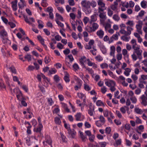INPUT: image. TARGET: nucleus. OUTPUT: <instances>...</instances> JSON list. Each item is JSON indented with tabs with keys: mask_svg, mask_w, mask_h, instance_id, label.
I'll use <instances>...</instances> for the list:
<instances>
[{
	"mask_svg": "<svg viewBox=\"0 0 147 147\" xmlns=\"http://www.w3.org/2000/svg\"><path fill=\"white\" fill-rule=\"evenodd\" d=\"M122 54L123 55V57L126 62L129 64L130 61L129 59V55L128 54V51L127 50L125 49H123L122 51Z\"/></svg>",
	"mask_w": 147,
	"mask_h": 147,
	"instance_id": "nucleus-8",
	"label": "nucleus"
},
{
	"mask_svg": "<svg viewBox=\"0 0 147 147\" xmlns=\"http://www.w3.org/2000/svg\"><path fill=\"white\" fill-rule=\"evenodd\" d=\"M105 131L106 133L108 134H110L111 132V128L110 127H107L105 129Z\"/></svg>",
	"mask_w": 147,
	"mask_h": 147,
	"instance_id": "nucleus-56",
	"label": "nucleus"
},
{
	"mask_svg": "<svg viewBox=\"0 0 147 147\" xmlns=\"http://www.w3.org/2000/svg\"><path fill=\"white\" fill-rule=\"evenodd\" d=\"M96 105L98 106H102L104 107L105 106V104L101 100H98L96 102Z\"/></svg>",
	"mask_w": 147,
	"mask_h": 147,
	"instance_id": "nucleus-38",
	"label": "nucleus"
},
{
	"mask_svg": "<svg viewBox=\"0 0 147 147\" xmlns=\"http://www.w3.org/2000/svg\"><path fill=\"white\" fill-rule=\"evenodd\" d=\"M71 83L72 85L74 84V88L75 90H78L80 89L82 85V81L75 82L74 80L71 81Z\"/></svg>",
	"mask_w": 147,
	"mask_h": 147,
	"instance_id": "nucleus-9",
	"label": "nucleus"
},
{
	"mask_svg": "<svg viewBox=\"0 0 147 147\" xmlns=\"http://www.w3.org/2000/svg\"><path fill=\"white\" fill-rule=\"evenodd\" d=\"M11 93L13 94H15L18 99L20 101L25 99V98L21 92L18 88H15L13 89V92H12Z\"/></svg>",
	"mask_w": 147,
	"mask_h": 147,
	"instance_id": "nucleus-3",
	"label": "nucleus"
},
{
	"mask_svg": "<svg viewBox=\"0 0 147 147\" xmlns=\"http://www.w3.org/2000/svg\"><path fill=\"white\" fill-rule=\"evenodd\" d=\"M126 25H128L130 27H133L134 25V23L133 21L128 20L126 23Z\"/></svg>",
	"mask_w": 147,
	"mask_h": 147,
	"instance_id": "nucleus-48",
	"label": "nucleus"
},
{
	"mask_svg": "<svg viewBox=\"0 0 147 147\" xmlns=\"http://www.w3.org/2000/svg\"><path fill=\"white\" fill-rule=\"evenodd\" d=\"M122 142V140L121 139H119L116 140L115 141V142L114 144V145L115 146H117L121 144Z\"/></svg>",
	"mask_w": 147,
	"mask_h": 147,
	"instance_id": "nucleus-41",
	"label": "nucleus"
},
{
	"mask_svg": "<svg viewBox=\"0 0 147 147\" xmlns=\"http://www.w3.org/2000/svg\"><path fill=\"white\" fill-rule=\"evenodd\" d=\"M127 31L126 32L127 35H129L131 34V32L133 30V29L132 27L128 26L127 27Z\"/></svg>",
	"mask_w": 147,
	"mask_h": 147,
	"instance_id": "nucleus-44",
	"label": "nucleus"
},
{
	"mask_svg": "<svg viewBox=\"0 0 147 147\" xmlns=\"http://www.w3.org/2000/svg\"><path fill=\"white\" fill-rule=\"evenodd\" d=\"M86 57L83 56L79 59V63L83 68H86V66L84 64V63L86 61Z\"/></svg>",
	"mask_w": 147,
	"mask_h": 147,
	"instance_id": "nucleus-13",
	"label": "nucleus"
},
{
	"mask_svg": "<svg viewBox=\"0 0 147 147\" xmlns=\"http://www.w3.org/2000/svg\"><path fill=\"white\" fill-rule=\"evenodd\" d=\"M123 55L121 53H117L116 55V59L118 61L121 60L122 58Z\"/></svg>",
	"mask_w": 147,
	"mask_h": 147,
	"instance_id": "nucleus-49",
	"label": "nucleus"
},
{
	"mask_svg": "<svg viewBox=\"0 0 147 147\" xmlns=\"http://www.w3.org/2000/svg\"><path fill=\"white\" fill-rule=\"evenodd\" d=\"M95 124L98 127H101L104 124L102 123L100 120H97L95 121Z\"/></svg>",
	"mask_w": 147,
	"mask_h": 147,
	"instance_id": "nucleus-43",
	"label": "nucleus"
},
{
	"mask_svg": "<svg viewBox=\"0 0 147 147\" xmlns=\"http://www.w3.org/2000/svg\"><path fill=\"white\" fill-rule=\"evenodd\" d=\"M37 38L38 40L40 42L41 44L44 46H47L45 44V42L44 39L42 38V37L40 36H37Z\"/></svg>",
	"mask_w": 147,
	"mask_h": 147,
	"instance_id": "nucleus-42",
	"label": "nucleus"
},
{
	"mask_svg": "<svg viewBox=\"0 0 147 147\" xmlns=\"http://www.w3.org/2000/svg\"><path fill=\"white\" fill-rule=\"evenodd\" d=\"M116 49L115 47L114 46H111L110 49L109 55L111 56H115V52Z\"/></svg>",
	"mask_w": 147,
	"mask_h": 147,
	"instance_id": "nucleus-18",
	"label": "nucleus"
},
{
	"mask_svg": "<svg viewBox=\"0 0 147 147\" xmlns=\"http://www.w3.org/2000/svg\"><path fill=\"white\" fill-rule=\"evenodd\" d=\"M10 71L12 73V75L13 74H15L17 73L16 69L15 67L13 66H12L11 67H10Z\"/></svg>",
	"mask_w": 147,
	"mask_h": 147,
	"instance_id": "nucleus-45",
	"label": "nucleus"
},
{
	"mask_svg": "<svg viewBox=\"0 0 147 147\" xmlns=\"http://www.w3.org/2000/svg\"><path fill=\"white\" fill-rule=\"evenodd\" d=\"M126 36V35L122 36L121 37V38L122 40L124 41L128 42L130 38V37Z\"/></svg>",
	"mask_w": 147,
	"mask_h": 147,
	"instance_id": "nucleus-51",
	"label": "nucleus"
},
{
	"mask_svg": "<svg viewBox=\"0 0 147 147\" xmlns=\"http://www.w3.org/2000/svg\"><path fill=\"white\" fill-rule=\"evenodd\" d=\"M79 136L81 138L82 141L84 142H85L87 140L86 136L84 135L83 132L81 131H79Z\"/></svg>",
	"mask_w": 147,
	"mask_h": 147,
	"instance_id": "nucleus-22",
	"label": "nucleus"
},
{
	"mask_svg": "<svg viewBox=\"0 0 147 147\" xmlns=\"http://www.w3.org/2000/svg\"><path fill=\"white\" fill-rule=\"evenodd\" d=\"M38 28L40 29H41L43 28L44 26V23L40 20H38Z\"/></svg>",
	"mask_w": 147,
	"mask_h": 147,
	"instance_id": "nucleus-36",
	"label": "nucleus"
},
{
	"mask_svg": "<svg viewBox=\"0 0 147 147\" xmlns=\"http://www.w3.org/2000/svg\"><path fill=\"white\" fill-rule=\"evenodd\" d=\"M83 10L86 14H89L91 12L90 6L83 8Z\"/></svg>",
	"mask_w": 147,
	"mask_h": 147,
	"instance_id": "nucleus-30",
	"label": "nucleus"
},
{
	"mask_svg": "<svg viewBox=\"0 0 147 147\" xmlns=\"http://www.w3.org/2000/svg\"><path fill=\"white\" fill-rule=\"evenodd\" d=\"M56 16L57 18V19H56L59 20H61V21H63V17L59 13H56Z\"/></svg>",
	"mask_w": 147,
	"mask_h": 147,
	"instance_id": "nucleus-52",
	"label": "nucleus"
},
{
	"mask_svg": "<svg viewBox=\"0 0 147 147\" xmlns=\"http://www.w3.org/2000/svg\"><path fill=\"white\" fill-rule=\"evenodd\" d=\"M104 81L105 84L106 86L110 88V90L111 91L113 92L115 90V87L116 86V83L114 81L107 79H105Z\"/></svg>",
	"mask_w": 147,
	"mask_h": 147,
	"instance_id": "nucleus-2",
	"label": "nucleus"
},
{
	"mask_svg": "<svg viewBox=\"0 0 147 147\" xmlns=\"http://www.w3.org/2000/svg\"><path fill=\"white\" fill-rule=\"evenodd\" d=\"M42 143L44 147L49 145L51 146V147H53L52 141L51 137L47 135L45 136V140L43 141Z\"/></svg>",
	"mask_w": 147,
	"mask_h": 147,
	"instance_id": "nucleus-4",
	"label": "nucleus"
},
{
	"mask_svg": "<svg viewBox=\"0 0 147 147\" xmlns=\"http://www.w3.org/2000/svg\"><path fill=\"white\" fill-rule=\"evenodd\" d=\"M104 34V32L101 29L98 30L96 32V34L100 38H102Z\"/></svg>",
	"mask_w": 147,
	"mask_h": 147,
	"instance_id": "nucleus-24",
	"label": "nucleus"
},
{
	"mask_svg": "<svg viewBox=\"0 0 147 147\" xmlns=\"http://www.w3.org/2000/svg\"><path fill=\"white\" fill-rule=\"evenodd\" d=\"M75 117L76 121H82L84 119V116L80 112L77 113L75 115Z\"/></svg>",
	"mask_w": 147,
	"mask_h": 147,
	"instance_id": "nucleus-11",
	"label": "nucleus"
},
{
	"mask_svg": "<svg viewBox=\"0 0 147 147\" xmlns=\"http://www.w3.org/2000/svg\"><path fill=\"white\" fill-rule=\"evenodd\" d=\"M61 107L65 109V110L67 113L70 112L69 109L68 108L67 105L65 103L61 102Z\"/></svg>",
	"mask_w": 147,
	"mask_h": 147,
	"instance_id": "nucleus-31",
	"label": "nucleus"
},
{
	"mask_svg": "<svg viewBox=\"0 0 147 147\" xmlns=\"http://www.w3.org/2000/svg\"><path fill=\"white\" fill-rule=\"evenodd\" d=\"M125 143L126 145L128 146H130L132 145V143L131 141L129 140L125 139Z\"/></svg>",
	"mask_w": 147,
	"mask_h": 147,
	"instance_id": "nucleus-62",
	"label": "nucleus"
},
{
	"mask_svg": "<svg viewBox=\"0 0 147 147\" xmlns=\"http://www.w3.org/2000/svg\"><path fill=\"white\" fill-rule=\"evenodd\" d=\"M124 70L125 71L123 72V74L124 75L127 77L129 76L130 75V73L131 71V69L129 68H126Z\"/></svg>",
	"mask_w": 147,
	"mask_h": 147,
	"instance_id": "nucleus-27",
	"label": "nucleus"
},
{
	"mask_svg": "<svg viewBox=\"0 0 147 147\" xmlns=\"http://www.w3.org/2000/svg\"><path fill=\"white\" fill-rule=\"evenodd\" d=\"M99 14V16L100 18H107L106 13L104 11H98Z\"/></svg>",
	"mask_w": 147,
	"mask_h": 147,
	"instance_id": "nucleus-28",
	"label": "nucleus"
},
{
	"mask_svg": "<svg viewBox=\"0 0 147 147\" xmlns=\"http://www.w3.org/2000/svg\"><path fill=\"white\" fill-rule=\"evenodd\" d=\"M89 18L85 16L84 18L83 21L85 25H86L88 22H89Z\"/></svg>",
	"mask_w": 147,
	"mask_h": 147,
	"instance_id": "nucleus-61",
	"label": "nucleus"
},
{
	"mask_svg": "<svg viewBox=\"0 0 147 147\" xmlns=\"http://www.w3.org/2000/svg\"><path fill=\"white\" fill-rule=\"evenodd\" d=\"M98 46L102 53L104 55H106L107 52V49L103 44L101 42H100L98 44Z\"/></svg>",
	"mask_w": 147,
	"mask_h": 147,
	"instance_id": "nucleus-10",
	"label": "nucleus"
},
{
	"mask_svg": "<svg viewBox=\"0 0 147 147\" xmlns=\"http://www.w3.org/2000/svg\"><path fill=\"white\" fill-rule=\"evenodd\" d=\"M99 25L97 23L94 22L92 24V25L91 27H90V32H95L96 30H97L99 27Z\"/></svg>",
	"mask_w": 147,
	"mask_h": 147,
	"instance_id": "nucleus-12",
	"label": "nucleus"
},
{
	"mask_svg": "<svg viewBox=\"0 0 147 147\" xmlns=\"http://www.w3.org/2000/svg\"><path fill=\"white\" fill-rule=\"evenodd\" d=\"M94 108L90 107L89 109L88 110V113L90 116H93L94 113Z\"/></svg>",
	"mask_w": 147,
	"mask_h": 147,
	"instance_id": "nucleus-33",
	"label": "nucleus"
},
{
	"mask_svg": "<svg viewBox=\"0 0 147 147\" xmlns=\"http://www.w3.org/2000/svg\"><path fill=\"white\" fill-rule=\"evenodd\" d=\"M84 88L86 91H88L91 90V87L86 84H84Z\"/></svg>",
	"mask_w": 147,
	"mask_h": 147,
	"instance_id": "nucleus-57",
	"label": "nucleus"
},
{
	"mask_svg": "<svg viewBox=\"0 0 147 147\" xmlns=\"http://www.w3.org/2000/svg\"><path fill=\"white\" fill-rule=\"evenodd\" d=\"M118 34H119V33H118L117 34V33H116V34L113 35L111 38L109 40V43H111L114 40H118Z\"/></svg>",
	"mask_w": 147,
	"mask_h": 147,
	"instance_id": "nucleus-19",
	"label": "nucleus"
},
{
	"mask_svg": "<svg viewBox=\"0 0 147 147\" xmlns=\"http://www.w3.org/2000/svg\"><path fill=\"white\" fill-rule=\"evenodd\" d=\"M113 19L116 22H118L120 20V17L117 14H114L113 16Z\"/></svg>",
	"mask_w": 147,
	"mask_h": 147,
	"instance_id": "nucleus-39",
	"label": "nucleus"
},
{
	"mask_svg": "<svg viewBox=\"0 0 147 147\" xmlns=\"http://www.w3.org/2000/svg\"><path fill=\"white\" fill-rule=\"evenodd\" d=\"M144 129V126L142 125H141L138 127L136 131L137 133L141 134L143 131Z\"/></svg>",
	"mask_w": 147,
	"mask_h": 147,
	"instance_id": "nucleus-26",
	"label": "nucleus"
},
{
	"mask_svg": "<svg viewBox=\"0 0 147 147\" xmlns=\"http://www.w3.org/2000/svg\"><path fill=\"white\" fill-rule=\"evenodd\" d=\"M77 95L79 98L81 99L86 98V96L85 94H84L82 92H78L77 93Z\"/></svg>",
	"mask_w": 147,
	"mask_h": 147,
	"instance_id": "nucleus-32",
	"label": "nucleus"
},
{
	"mask_svg": "<svg viewBox=\"0 0 147 147\" xmlns=\"http://www.w3.org/2000/svg\"><path fill=\"white\" fill-rule=\"evenodd\" d=\"M97 17L96 14H94L90 16V20L89 21L90 24H92L93 22H94L96 21Z\"/></svg>",
	"mask_w": 147,
	"mask_h": 147,
	"instance_id": "nucleus-23",
	"label": "nucleus"
},
{
	"mask_svg": "<svg viewBox=\"0 0 147 147\" xmlns=\"http://www.w3.org/2000/svg\"><path fill=\"white\" fill-rule=\"evenodd\" d=\"M113 13V11L109 8L107 9V14L110 17H111Z\"/></svg>",
	"mask_w": 147,
	"mask_h": 147,
	"instance_id": "nucleus-54",
	"label": "nucleus"
},
{
	"mask_svg": "<svg viewBox=\"0 0 147 147\" xmlns=\"http://www.w3.org/2000/svg\"><path fill=\"white\" fill-rule=\"evenodd\" d=\"M17 0H14V1H12L11 3L12 8L13 10L14 11H16L17 9Z\"/></svg>",
	"mask_w": 147,
	"mask_h": 147,
	"instance_id": "nucleus-21",
	"label": "nucleus"
},
{
	"mask_svg": "<svg viewBox=\"0 0 147 147\" xmlns=\"http://www.w3.org/2000/svg\"><path fill=\"white\" fill-rule=\"evenodd\" d=\"M97 3L99 5L98 11H104L106 9L105 4L103 2L102 0H98Z\"/></svg>",
	"mask_w": 147,
	"mask_h": 147,
	"instance_id": "nucleus-6",
	"label": "nucleus"
},
{
	"mask_svg": "<svg viewBox=\"0 0 147 147\" xmlns=\"http://www.w3.org/2000/svg\"><path fill=\"white\" fill-rule=\"evenodd\" d=\"M84 68L88 71V72L91 75L92 78H94V71L92 69H91L90 68L86 67V68Z\"/></svg>",
	"mask_w": 147,
	"mask_h": 147,
	"instance_id": "nucleus-34",
	"label": "nucleus"
},
{
	"mask_svg": "<svg viewBox=\"0 0 147 147\" xmlns=\"http://www.w3.org/2000/svg\"><path fill=\"white\" fill-rule=\"evenodd\" d=\"M0 34L2 37H6L7 36V34L4 29L3 26H0Z\"/></svg>",
	"mask_w": 147,
	"mask_h": 147,
	"instance_id": "nucleus-15",
	"label": "nucleus"
},
{
	"mask_svg": "<svg viewBox=\"0 0 147 147\" xmlns=\"http://www.w3.org/2000/svg\"><path fill=\"white\" fill-rule=\"evenodd\" d=\"M56 72L57 70L55 68H51L50 70H49L48 74L49 75H51V74H55L56 73Z\"/></svg>",
	"mask_w": 147,
	"mask_h": 147,
	"instance_id": "nucleus-37",
	"label": "nucleus"
},
{
	"mask_svg": "<svg viewBox=\"0 0 147 147\" xmlns=\"http://www.w3.org/2000/svg\"><path fill=\"white\" fill-rule=\"evenodd\" d=\"M42 78L44 80V81L45 82V85L46 87H47L48 86V84L50 83V79L46 77L45 75H43L42 76Z\"/></svg>",
	"mask_w": 147,
	"mask_h": 147,
	"instance_id": "nucleus-25",
	"label": "nucleus"
},
{
	"mask_svg": "<svg viewBox=\"0 0 147 147\" xmlns=\"http://www.w3.org/2000/svg\"><path fill=\"white\" fill-rule=\"evenodd\" d=\"M20 1L18 4L19 8L18 12L19 13L21 14L22 13V10L24 7L26 6V4L24 0H20Z\"/></svg>",
	"mask_w": 147,
	"mask_h": 147,
	"instance_id": "nucleus-5",
	"label": "nucleus"
},
{
	"mask_svg": "<svg viewBox=\"0 0 147 147\" xmlns=\"http://www.w3.org/2000/svg\"><path fill=\"white\" fill-rule=\"evenodd\" d=\"M111 111H109L107 110H105L103 111L104 115L105 117H107L109 115Z\"/></svg>",
	"mask_w": 147,
	"mask_h": 147,
	"instance_id": "nucleus-63",
	"label": "nucleus"
},
{
	"mask_svg": "<svg viewBox=\"0 0 147 147\" xmlns=\"http://www.w3.org/2000/svg\"><path fill=\"white\" fill-rule=\"evenodd\" d=\"M54 121L55 123L59 125L61 122L60 119L58 117H55V118Z\"/></svg>",
	"mask_w": 147,
	"mask_h": 147,
	"instance_id": "nucleus-59",
	"label": "nucleus"
},
{
	"mask_svg": "<svg viewBox=\"0 0 147 147\" xmlns=\"http://www.w3.org/2000/svg\"><path fill=\"white\" fill-rule=\"evenodd\" d=\"M75 19H70V21L72 25V28L74 30H75L76 29L75 25L76 23L75 21Z\"/></svg>",
	"mask_w": 147,
	"mask_h": 147,
	"instance_id": "nucleus-35",
	"label": "nucleus"
},
{
	"mask_svg": "<svg viewBox=\"0 0 147 147\" xmlns=\"http://www.w3.org/2000/svg\"><path fill=\"white\" fill-rule=\"evenodd\" d=\"M98 144L101 147H105L107 145V143L105 142H99Z\"/></svg>",
	"mask_w": 147,
	"mask_h": 147,
	"instance_id": "nucleus-64",
	"label": "nucleus"
},
{
	"mask_svg": "<svg viewBox=\"0 0 147 147\" xmlns=\"http://www.w3.org/2000/svg\"><path fill=\"white\" fill-rule=\"evenodd\" d=\"M81 4L83 8L90 6V2L89 1L87 0L82 1L81 2Z\"/></svg>",
	"mask_w": 147,
	"mask_h": 147,
	"instance_id": "nucleus-14",
	"label": "nucleus"
},
{
	"mask_svg": "<svg viewBox=\"0 0 147 147\" xmlns=\"http://www.w3.org/2000/svg\"><path fill=\"white\" fill-rule=\"evenodd\" d=\"M132 48L134 49L133 54L131 55V57L133 61H136L138 58L139 59H142V51L140 49V46L137 44L132 45Z\"/></svg>",
	"mask_w": 147,
	"mask_h": 147,
	"instance_id": "nucleus-1",
	"label": "nucleus"
},
{
	"mask_svg": "<svg viewBox=\"0 0 147 147\" xmlns=\"http://www.w3.org/2000/svg\"><path fill=\"white\" fill-rule=\"evenodd\" d=\"M72 67L73 69V70L75 71H77L80 68L79 65L76 63H74L73 64Z\"/></svg>",
	"mask_w": 147,
	"mask_h": 147,
	"instance_id": "nucleus-40",
	"label": "nucleus"
},
{
	"mask_svg": "<svg viewBox=\"0 0 147 147\" xmlns=\"http://www.w3.org/2000/svg\"><path fill=\"white\" fill-rule=\"evenodd\" d=\"M134 112L137 114L141 115L143 113L144 111L142 110L139 108L135 107L134 108Z\"/></svg>",
	"mask_w": 147,
	"mask_h": 147,
	"instance_id": "nucleus-29",
	"label": "nucleus"
},
{
	"mask_svg": "<svg viewBox=\"0 0 147 147\" xmlns=\"http://www.w3.org/2000/svg\"><path fill=\"white\" fill-rule=\"evenodd\" d=\"M51 59L50 57L48 56H46L45 58V62L46 64H48L50 62Z\"/></svg>",
	"mask_w": 147,
	"mask_h": 147,
	"instance_id": "nucleus-60",
	"label": "nucleus"
},
{
	"mask_svg": "<svg viewBox=\"0 0 147 147\" xmlns=\"http://www.w3.org/2000/svg\"><path fill=\"white\" fill-rule=\"evenodd\" d=\"M65 76L64 77V80L66 83H68L70 81L69 75L67 72H64Z\"/></svg>",
	"mask_w": 147,
	"mask_h": 147,
	"instance_id": "nucleus-20",
	"label": "nucleus"
},
{
	"mask_svg": "<svg viewBox=\"0 0 147 147\" xmlns=\"http://www.w3.org/2000/svg\"><path fill=\"white\" fill-rule=\"evenodd\" d=\"M95 59L98 62H101L103 60V58L100 55H98L95 57Z\"/></svg>",
	"mask_w": 147,
	"mask_h": 147,
	"instance_id": "nucleus-46",
	"label": "nucleus"
},
{
	"mask_svg": "<svg viewBox=\"0 0 147 147\" xmlns=\"http://www.w3.org/2000/svg\"><path fill=\"white\" fill-rule=\"evenodd\" d=\"M100 66L102 69H107L108 67V65L106 63H103L100 65Z\"/></svg>",
	"mask_w": 147,
	"mask_h": 147,
	"instance_id": "nucleus-47",
	"label": "nucleus"
},
{
	"mask_svg": "<svg viewBox=\"0 0 147 147\" xmlns=\"http://www.w3.org/2000/svg\"><path fill=\"white\" fill-rule=\"evenodd\" d=\"M137 23L138 24L136 26V31L139 34H142V28L143 25V22L141 20H139L137 22Z\"/></svg>",
	"mask_w": 147,
	"mask_h": 147,
	"instance_id": "nucleus-7",
	"label": "nucleus"
},
{
	"mask_svg": "<svg viewBox=\"0 0 147 147\" xmlns=\"http://www.w3.org/2000/svg\"><path fill=\"white\" fill-rule=\"evenodd\" d=\"M43 128V125H38L37 127H34L33 129V131L37 133H40Z\"/></svg>",
	"mask_w": 147,
	"mask_h": 147,
	"instance_id": "nucleus-16",
	"label": "nucleus"
},
{
	"mask_svg": "<svg viewBox=\"0 0 147 147\" xmlns=\"http://www.w3.org/2000/svg\"><path fill=\"white\" fill-rule=\"evenodd\" d=\"M108 74L111 77L113 78H115L116 76L113 73L110 71V70H108L107 71Z\"/></svg>",
	"mask_w": 147,
	"mask_h": 147,
	"instance_id": "nucleus-55",
	"label": "nucleus"
},
{
	"mask_svg": "<svg viewBox=\"0 0 147 147\" xmlns=\"http://www.w3.org/2000/svg\"><path fill=\"white\" fill-rule=\"evenodd\" d=\"M24 124L25 125H26L27 124H28V125L26 126L27 129V132L28 134H31V131L30 129L32 127L30 123L28 121H25L24 122Z\"/></svg>",
	"mask_w": 147,
	"mask_h": 147,
	"instance_id": "nucleus-17",
	"label": "nucleus"
},
{
	"mask_svg": "<svg viewBox=\"0 0 147 147\" xmlns=\"http://www.w3.org/2000/svg\"><path fill=\"white\" fill-rule=\"evenodd\" d=\"M4 77L5 79L6 82L8 86L9 85V77L6 74H4Z\"/></svg>",
	"mask_w": 147,
	"mask_h": 147,
	"instance_id": "nucleus-58",
	"label": "nucleus"
},
{
	"mask_svg": "<svg viewBox=\"0 0 147 147\" xmlns=\"http://www.w3.org/2000/svg\"><path fill=\"white\" fill-rule=\"evenodd\" d=\"M68 132L71 135L72 137L74 138L76 134V132L74 130H71V129L68 131Z\"/></svg>",
	"mask_w": 147,
	"mask_h": 147,
	"instance_id": "nucleus-50",
	"label": "nucleus"
},
{
	"mask_svg": "<svg viewBox=\"0 0 147 147\" xmlns=\"http://www.w3.org/2000/svg\"><path fill=\"white\" fill-rule=\"evenodd\" d=\"M98 119H99V120L102 123H103L105 124V123L106 120L105 118L102 115H100Z\"/></svg>",
	"mask_w": 147,
	"mask_h": 147,
	"instance_id": "nucleus-53",
	"label": "nucleus"
}]
</instances>
